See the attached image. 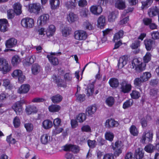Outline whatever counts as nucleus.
Segmentation results:
<instances>
[{
    "instance_id": "obj_1",
    "label": "nucleus",
    "mask_w": 159,
    "mask_h": 159,
    "mask_svg": "<svg viewBox=\"0 0 159 159\" xmlns=\"http://www.w3.org/2000/svg\"><path fill=\"white\" fill-rule=\"evenodd\" d=\"M140 58H135L131 62V67L135 68L136 71L138 72L142 71L145 69L146 64L142 62Z\"/></svg>"
},
{
    "instance_id": "obj_2",
    "label": "nucleus",
    "mask_w": 159,
    "mask_h": 159,
    "mask_svg": "<svg viewBox=\"0 0 159 159\" xmlns=\"http://www.w3.org/2000/svg\"><path fill=\"white\" fill-rule=\"evenodd\" d=\"M108 2V0H99L98 3L100 5L93 6L90 8L91 12L93 14L98 15H100L102 11V7L101 5H104Z\"/></svg>"
},
{
    "instance_id": "obj_3",
    "label": "nucleus",
    "mask_w": 159,
    "mask_h": 159,
    "mask_svg": "<svg viewBox=\"0 0 159 159\" xmlns=\"http://www.w3.org/2000/svg\"><path fill=\"white\" fill-rule=\"evenodd\" d=\"M11 69V66L8 61L3 57H0V71L3 74L9 72Z\"/></svg>"
},
{
    "instance_id": "obj_4",
    "label": "nucleus",
    "mask_w": 159,
    "mask_h": 159,
    "mask_svg": "<svg viewBox=\"0 0 159 159\" xmlns=\"http://www.w3.org/2000/svg\"><path fill=\"white\" fill-rule=\"evenodd\" d=\"M111 146L112 148L115 151L114 155L115 156H118L122 152V149L124 146L123 143L120 141H117L114 145L113 143H112Z\"/></svg>"
},
{
    "instance_id": "obj_5",
    "label": "nucleus",
    "mask_w": 159,
    "mask_h": 159,
    "mask_svg": "<svg viewBox=\"0 0 159 159\" xmlns=\"http://www.w3.org/2000/svg\"><path fill=\"white\" fill-rule=\"evenodd\" d=\"M21 25L24 27L31 28L34 26V20L32 18L26 17L22 19L21 21Z\"/></svg>"
},
{
    "instance_id": "obj_6",
    "label": "nucleus",
    "mask_w": 159,
    "mask_h": 159,
    "mask_svg": "<svg viewBox=\"0 0 159 159\" xmlns=\"http://www.w3.org/2000/svg\"><path fill=\"white\" fill-rule=\"evenodd\" d=\"M120 89L121 92L124 93H128L131 89V82L125 80H123L121 84Z\"/></svg>"
},
{
    "instance_id": "obj_7",
    "label": "nucleus",
    "mask_w": 159,
    "mask_h": 159,
    "mask_svg": "<svg viewBox=\"0 0 159 159\" xmlns=\"http://www.w3.org/2000/svg\"><path fill=\"white\" fill-rule=\"evenodd\" d=\"M11 75L14 78H18V82L20 83H23L25 79V76L23 75L21 70H14L11 74Z\"/></svg>"
},
{
    "instance_id": "obj_8",
    "label": "nucleus",
    "mask_w": 159,
    "mask_h": 159,
    "mask_svg": "<svg viewBox=\"0 0 159 159\" xmlns=\"http://www.w3.org/2000/svg\"><path fill=\"white\" fill-rule=\"evenodd\" d=\"M75 38L77 40H85L87 37V34L86 32L83 30L75 31L74 34Z\"/></svg>"
},
{
    "instance_id": "obj_9",
    "label": "nucleus",
    "mask_w": 159,
    "mask_h": 159,
    "mask_svg": "<svg viewBox=\"0 0 159 159\" xmlns=\"http://www.w3.org/2000/svg\"><path fill=\"white\" fill-rule=\"evenodd\" d=\"M153 134L152 132L145 131L143 133L140 142L143 143L151 142L152 140Z\"/></svg>"
},
{
    "instance_id": "obj_10",
    "label": "nucleus",
    "mask_w": 159,
    "mask_h": 159,
    "mask_svg": "<svg viewBox=\"0 0 159 159\" xmlns=\"http://www.w3.org/2000/svg\"><path fill=\"white\" fill-rule=\"evenodd\" d=\"M41 10V6L39 3L31 4L29 6V11L31 13L36 14L40 13Z\"/></svg>"
},
{
    "instance_id": "obj_11",
    "label": "nucleus",
    "mask_w": 159,
    "mask_h": 159,
    "mask_svg": "<svg viewBox=\"0 0 159 159\" xmlns=\"http://www.w3.org/2000/svg\"><path fill=\"white\" fill-rule=\"evenodd\" d=\"M49 18V16L48 14H43L38 18L37 20L38 23L40 25H44L48 23Z\"/></svg>"
},
{
    "instance_id": "obj_12",
    "label": "nucleus",
    "mask_w": 159,
    "mask_h": 159,
    "mask_svg": "<svg viewBox=\"0 0 159 159\" xmlns=\"http://www.w3.org/2000/svg\"><path fill=\"white\" fill-rule=\"evenodd\" d=\"M53 81L55 83L58 87H65L66 86V82L60 77L56 75H53L52 76Z\"/></svg>"
},
{
    "instance_id": "obj_13",
    "label": "nucleus",
    "mask_w": 159,
    "mask_h": 159,
    "mask_svg": "<svg viewBox=\"0 0 159 159\" xmlns=\"http://www.w3.org/2000/svg\"><path fill=\"white\" fill-rule=\"evenodd\" d=\"M61 148L64 151H71L75 153H77L79 151L78 146L71 144H66L62 146Z\"/></svg>"
},
{
    "instance_id": "obj_14",
    "label": "nucleus",
    "mask_w": 159,
    "mask_h": 159,
    "mask_svg": "<svg viewBox=\"0 0 159 159\" xmlns=\"http://www.w3.org/2000/svg\"><path fill=\"white\" fill-rule=\"evenodd\" d=\"M118 122L114 119L110 118L107 120L105 123V127L108 128L116 127L118 126Z\"/></svg>"
},
{
    "instance_id": "obj_15",
    "label": "nucleus",
    "mask_w": 159,
    "mask_h": 159,
    "mask_svg": "<svg viewBox=\"0 0 159 159\" xmlns=\"http://www.w3.org/2000/svg\"><path fill=\"white\" fill-rule=\"evenodd\" d=\"M128 61L127 56H123L120 57L119 60L118 66L119 68H121L126 64Z\"/></svg>"
},
{
    "instance_id": "obj_16",
    "label": "nucleus",
    "mask_w": 159,
    "mask_h": 159,
    "mask_svg": "<svg viewBox=\"0 0 159 159\" xmlns=\"http://www.w3.org/2000/svg\"><path fill=\"white\" fill-rule=\"evenodd\" d=\"M25 111L27 114L29 115L36 113L38 111V109L34 105H28L26 106Z\"/></svg>"
},
{
    "instance_id": "obj_17",
    "label": "nucleus",
    "mask_w": 159,
    "mask_h": 159,
    "mask_svg": "<svg viewBox=\"0 0 159 159\" xmlns=\"http://www.w3.org/2000/svg\"><path fill=\"white\" fill-rule=\"evenodd\" d=\"M7 20L5 19H0V31L2 32L6 31L7 29Z\"/></svg>"
},
{
    "instance_id": "obj_18",
    "label": "nucleus",
    "mask_w": 159,
    "mask_h": 159,
    "mask_svg": "<svg viewBox=\"0 0 159 159\" xmlns=\"http://www.w3.org/2000/svg\"><path fill=\"white\" fill-rule=\"evenodd\" d=\"M12 108L17 115L22 113V107L21 104L20 102H17L12 106Z\"/></svg>"
},
{
    "instance_id": "obj_19",
    "label": "nucleus",
    "mask_w": 159,
    "mask_h": 159,
    "mask_svg": "<svg viewBox=\"0 0 159 159\" xmlns=\"http://www.w3.org/2000/svg\"><path fill=\"white\" fill-rule=\"evenodd\" d=\"M56 29L55 26L51 25L48 26L46 30V34L48 37H50L52 36L56 31Z\"/></svg>"
},
{
    "instance_id": "obj_20",
    "label": "nucleus",
    "mask_w": 159,
    "mask_h": 159,
    "mask_svg": "<svg viewBox=\"0 0 159 159\" xmlns=\"http://www.w3.org/2000/svg\"><path fill=\"white\" fill-rule=\"evenodd\" d=\"M17 42V40L16 39L14 38H11L6 41L5 45L7 48H12L16 45Z\"/></svg>"
},
{
    "instance_id": "obj_21",
    "label": "nucleus",
    "mask_w": 159,
    "mask_h": 159,
    "mask_svg": "<svg viewBox=\"0 0 159 159\" xmlns=\"http://www.w3.org/2000/svg\"><path fill=\"white\" fill-rule=\"evenodd\" d=\"M13 7L15 13L17 15H20L22 13V6L19 2H16L13 5Z\"/></svg>"
},
{
    "instance_id": "obj_22",
    "label": "nucleus",
    "mask_w": 159,
    "mask_h": 159,
    "mask_svg": "<svg viewBox=\"0 0 159 159\" xmlns=\"http://www.w3.org/2000/svg\"><path fill=\"white\" fill-rule=\"evenodd\" d=\"M30 86L29 84H24L19 89L18 92L20 93H25L29 90Z\"/></svg>"
},
{
    "instance_id": "obj_23",
    "label": "nucleus",
    "mask_w": 159,
    "mask_h": 159,
    "mask_svg": "<svg viewBox=\"0 0 159 159\" xmlns=\"http://www.w3.org/2000/svg\"><path fill=\"white\" fill-rule=\"evenodd\" d=\"M67 20L70 23L74 22L77 20V16L72 12H70L67 16Z\"/></svg>"
},
{
    "instance_id": "obj_24",
    "label": "nucleus",
    "mask_w": 159,
    "mask_h": 159,
    "mask_svg": "<svg viewBox=\"0 0 159 159\" xmlns=\"http://www.w3.org/2000/svg\"><path fill=\"white\" fill-rule=\"evenodd\" d=\"M47 57L48 58L50 62L53 65L56 66L58 64V58L54 57L52 55L50 54H48L47 55Z\"/></svg>"
},
{
    "instance_id": "obj_25",
    "label": "nucleus",
    "mask_w": 159,
    "mask_h": 159,
    "mask_svg": "<svg viewBox=\"0 0 159 159\" xmlns=\"http://www.w3.org/2000/svg\"><path fill=\"white\" fill-rule=\"evenodd\" d=\"M108 83L110 86L113 88H117L119 84L118 80L115 78H111Z\"/></svg>"
},
{
    "instance_id": "obj_26",
    "label": "nucleus",
    "mask_w": 159,
    "mask_h": 159,
    "mask_svg": "<svg viewBox=\"0 0 159 159\" xmlns=\"http://www.w3.org/2000/svg\"><path fill=\"white\" fill-rule=\"evenodd\" d=\"M159 13V8L157 7H153L149 10L148 14L149 16L152 17L158 14Z\"/></svg>"
},
{
    "instance_id": "obj_27",
    "label": "nucleus",
    "mask_w": 159,
    "mask_h": 159,
    "mask_svg": "<svg viewBox=\"0 0 159 159\" xmlns=\"http://www.w3.org/2000/svg\"><path fill=\"white\" fill-rule=\"evenodd\" d=\"M146 48L147 51H150L152 48L154 41L152 40L146 39L144 41Z\"/></svg>"
},
{
    "instance_id": "obj_28",
    "label": "nucleus",
    "mask_w": 159,
    "mask_h": 159,
    "mask_svg": "<svg viewBox=\"0 0 159 159\" xmlns=\"http://www.w3.org/2000/svg\"><path fill=\"white\" fill-rule=\"evenodd\" d=\"M61 109V107L57 104H52L48 107L49 111L52 112H58Z\"/></svg>"
},
{
    "instance_id": "obj_29",
    "label": "nucleus",
    "mask_w": 159,
    "mask_h": 159,
    "mask_svg": "<svg viewBox=\"0 0 159 159\" xmlns=\"http://www.w3.org/2000/svg\"><path fill=\"white\" fill-rule=\"evenodd\" d=\"M51 8L52 9H56L59 6L60 2L59 0H50Z\"/></svg>"
},
{
    "instance_id": "obj_30",
    "label": "nucleus",
    "mask_w": 159,
    "mask_h": 159,
    "mask_svg": "<svg viewBox=\"0 0 159 159\" xmlns=\"http://www.w3.org/2000/svg\"><path fill=\"white\" fill-rule=\"evenodd\" d=\"M116 2L115 6L119 9H123L125 7V2L122 0H115Z\"/></svg>"
},
{
    "instance_id": "obj_31",
    "label": "nucleus",
    "mask_w": 159,
    "mask_h": 159,
    "mask_svg": "<svg viewBox=\"0 0 159 159\" xmlns=\"http://www.w3.org/2000/svg\"><path fill=\"white\" fill-rule=\"evenodd\" d=\"M52 125V121L48 119L45 120L42 123V126L45 129H48L51 128Z\"/></svg>"
},
{
    "instance_id": "obj_32",
    "label": "nucleus",
    "mask_w": 159,
    "mask_h": 159,
    "mask_svg": "<svg viewBox=\"0 0 159 159\" xmlns=\"http://www.w3.org/2000/svg\"><path fill=\"white\" fill-rule=\"evenodd\" d=\"M105 18L104 16H101L99 17L98 20V25L100 28H102L105 25Z\"/></svg>"
},
{
    "instance_id": "obj_33",
    "label": "nucleus",
    "mask_w": 159,
    "mask_h": 159,
    "mask_svg": "<svg viewBox=\"0 0 159 159\" xmlns=\"http://www.w3.org/2000/svg\"><path fill=\"white\" fill-rule=\"evenodd\" d=\"M118 14L117 11H114L110 13L108 16V20L110 22L114 21L117 18Z\"/></svg>"
},
{
    "instance_id": "obj_34",
    "label": "nucleus",
    "mask_w": 159,
    "mask_h": 159,
    "mask_svg": "<svg viewBox=\"0 0 159 159\" xmlns=\"http://www.w3.org/2000/svg\"><path fill=\"white\" fill-rule=\"evenodd\" d=\"M76 0H74L73 1L67 2L65 4V6L68 9H73L77 5Z\"/></svg>"
},
{
    "instance_id": "obj_35",
    "label": "nucleus",
    "mask_w": 159,
    "mask_h": 159,
    "mask_svg": "<svg viewBox=\"0 0 159 159\" xmlns=\"http://www.w3.org/2000/svg\"><path fill=\"white\" fill-rule=\"evenodd\" d=\"M97 110V107L95 105H92L86 109L87 112L89 116L94 114Z\"/></svg>"
},
{
    "instance_id": "obj_36",
    "label": "nucleus",
    "mask_w": 159,
    "mask_h": 159,
    "mask_svg": "<svg viewBox=\"0 0 159 159\" xmlns=\"http://www.w3.org/2000/svg\"><path fill=\"white\" fill-rule=\"evenodd\" d=\"M135 157L136 159H142L144 155L143 149L142 148H138L135 151Z\"/></svg>"
},
{
    "instance_id": "obj_37",
    "label": "nucleus",
    "mask_w": 159,
    "mask_h": 159,
    "mask_svg": "<svg viewBox=\"0 0 159 159\" xmlns=\"http://www.w3.org/2000/svg\"><path fill=\"white\" fill-rule=\"evenodd\" d=\"M51 98L53 103H57L61 101L62 97L61 95L57 94L52 97Z\"/></svg>"
},
{
    "instance_id": "obj_38",
    "label": "nucleus",
    "mask_w": 159,
    "mask_h": 159,
    "mask_svg": "<svg viewBox=\"0 0 159 159\" xmlns=\"http://www.w3.org/2000/svg\"><path fill=\"white\" fill-rule=\"evenodd\" d=\"M124 34V32L122 30L119 31L116 33L114 36L113 41L115 42L118 41L120 39L122 38Z\"/></svg>"
},
{
    "instance_id": "obj_39",
    "label": "nucleus",
    "mask_w": 159,
    "mask_h": 159,
    "mask_svg": "<svg viewBox=\"0 0 159 159\" xmlns=\"http://www.w3.org/2000/svg\"><path fill=\"white\" fill-rule=\"evenodd\" d=\"M21 61L19 56L15 55L13 57L11 60V64L13 66H16Z\"/></svg>"
},
{
    "instance_id": "obj_40",
    "label": "nucleus",
    "mask_w": 159,
    "mask_h": 159,
    "mask_svg": "<svg viewBox=\"0 0 159 159\" xmlns=\"http://www.w3.org/2000/svg\"><path fill=\"white\" fill-rule=\"evenodd\" d=\"M151 74L149 72H144L141 75L140 77L142 80V81L145 82L148 80L151 77Z\"/></svg>"
},
{
    "instance_id": "obj_41",
    "label": "nucleus",
    "mask_w": 159,
    "mask_h": 159,
    "mask_svg": "<svg viewBox=\"0 0 159 159\" xmlns=\"http://www.w3.org/2000/svg\"><path fill=\"white\" fill-rule=\"evenodd\" d=\"M153 1V0H147L145 1L142 2V9H144L147 8L148 7L150 6L151 4L152 3Z\"/></svg>"
},
{
    "instance_id": "obj_42",
    "label": "nucleus",
    "mask_w": 159,
    "mask_h": 159,
    "mask_svg": "<svg viewBox=\"0 0 159 159\" xmlns=\"http://www.w3.org/2000/svg\"><path fill=\"white\" fill-rule=\"evenodd\" d=\"M50 137L47 134H44L41 137V141L42 143L47 144L50 140Z\"/></svg>"
},
{
    "instance_id": "obj_43",
    "label": "nucleus",
    "mask_w": 159,
    "mask_h": 159,
    "mask_svg": "<svg viewBox=\"0 0 159 159\" xmlns=\"http://www.w3.org/2000/svg\"><path fill=\"white\" fill-rule=\"evenodd\" d=\"M130 134L134 136H137L139 134V131L136 127L133 125H132L129 128Z\"/></svg>"
},
{
    "instance_id": "obj_44",
    "label": "nucleus",
    "mask_w": 159,
    "mask_h": 159,
    "mask_svg": "<svg viewBox=\"0 0 159 159\" xmlns=\"http://www.w3.org/2000/svg\"><path fill=\"white\" fill-rule=\"evenodd\" d=\"M105 139L110 142L113 141L114 138V134L110 131L106 132L105 134Z\"/></svg>"
},
{
    "instance_id": "obj_45",
    "label": "nucleus",
    "mask_w": 159,
    "mask_h": 159,
    "mask_svg": "<svg viewBox=\"0 0 159 159\" xmlns=\"http://www.w3.org/2000/svg\"><path fill=\"white\" fill-rule=\"evenodd\" d=\"M3 85L6 89H11L13 87V85L11 83L10 80L8 79L3 80Z\"/></svg>"
},
{
    "instance_id": "obj_46",
    "label": "nucleus",
    "mask_w": 159,
    "mask_h": 159,
    "mask_svg": "<svg viewBox=\"0 0 159 159\" xmlns=\"http://www.w3.org/2000/svg\"><path fill=\"white\" fill-rule=\"evenodd\" d=\"M86 118V115L84 113H80L76 116L77 121L80 123L82 122L85 121Z\"/></svg>"
},
{
    "instance_id": "obj_47",
    "label": "nucleus",
    "mask_w": 159,
    "mask_h": 159,
    "mask_svg": "<svg viewBox=\"0 0 159 159\" xmlns=\"http://www.w3.org/2000/svg\"><path fill=\"white\" fill-rule=\"evenodd\" d=\"M86 92L88 96H89L93 93L94 91V86L92 84L89 85L87 89H86Z\"/></svg>"
},
{
    "instance_id": "obj_48",
    "label": "nucleus",
    "mask_w": 159,
    "mask_h": 159,
    "mask_svg": "<svg viewBox=\"0 0 159 159\" xmlns=\"http://www.w3.org/2000/svg\"><path fill=\"white\" fill-rule=\"evenodd\" d=\"M40 66L37 64H35L32 66L31 70L32 73L34 75L37 74L40 70Z\"/></svg>"
},
{
    "instance_id": "obj_49",
    "label": "nucleus",
    "mask_w": 159,
    "mask_h": 159,
    "mask_svg": "<svg viewBox=\"0 0 159 159\" xmlns=\"http://www.w3.org/2000/svg\"><path fill=\"white\" fill-rule=\"evenodd\" d=\"M155 149V146L150 144L146 145L144 148V150L146 152L148 153H151L153 152Z\"/></svg>"
},
{
    "instance_id": "obj_50",
    "label": "nucleus",
    "mask_w": 159,
    "mask_h": 159,
    "mask_svg": "<svg viewBox=\"0 0 159 159\" xmlns=\"http://www.w3.org/2000/svg\"><path fill=\"white\" fill-rule=\"evenodd\" d=\"M115 100L113 97H109L106 100V104L109 107H111L114 103Z\"/></svg>"
},
{
    "instance_id": "obj_51",
    "label": "nucleus",
    "mask_w": 159,
    "mask_h": 159,
    "mask_svg": "<svg viewBox=\"0 0 159 159\" xmlns=\"http://www.w3.org/2000/svg\"><path fill=\"white\" fill-rule=\"evenodd\" d=\"M133 103V101L132 99H129L126 101L123 104V108L126 109L131 106Z\"/></svg>"
},
{
    "instance_id": "obj_52",
    "label": "nucleus",
    "mask_w": 159,
    "mask_h": 159,
    "mask_svg": "<svg viewBox=\"0 0 159 159\" xmlns=\"http://www.w3.org/2000/svg\"><path fill=\"white\" fill-rule=\"evenodd\" d=\"M130 95L131 98L134 99H138L140 96V93L136 90H133Z\"/></svg>"
},
{
    "instance_id": "obj_53",
    "label": "nucleus",
    "mask_w": 159,
    "mask_h": 159,
    "mask_svg": "<svg viewBox=\"0 0 159 159\" xmlns=\"http://www.w3.org/2000/svg\"><path fill=\"white\" fill-rule=\"evenodd\" d=\"M70 30L69 27H64L62 30V35L64 37H67L70 34Z\"/></svg>"
},
{
    "instance_id": "obj_54",
    "label": "nucleus",
    "mask_w": 159,
    "mask_h": 159,
    "mask_svg": "<svg viewBox=\"0 0 159 159\" xmlns=\"http://www.w3.org/2000/svg\"><path fill=\"white\" fill-rule=\"evenodd\" d=\"M24 126L28 132H31L33 129V125L31 123H26L25 124Z\"/></svg>"
},
{
    "instance_id": "obj_55",
    "label": "nucleus",
    "mask_w": 159,
    "mask_h": 159,
    "mask_svg": "<svg viewBox=\"0 0 159 159\" xmlns=\"http://www.w3.org/2000/svg\"><path fill=\"white\" fill-rule=\"evenodd\" d=\"M35 60L36 57L34 55L31 56H29L27 57L25 59L27 63L31 64L33 63Z\"/></svg>"
},
{
    "instance_id": "obj_56",
    "label": "nucleus",
    "mask_w": 159,
    "mask_h": 159,
    "mask_svg": "<svg viewBox=\"0 0 159 159\" xmlns=\"http://www.w3.org/2000/svg\"><path fill=\"white\" fill-rule=\"evenodd\" d=\"M151 57V54L149 52H147L143 58L144 63H148L150 60Z\"/></svg>"
},
{
    "instance_id": "obj_57",
    "label": "nucleus",
    "mask_w": 159,
    "mask_h": 159,
    "mask_svg": "<svg viewBox=\"0 0 159 159\" xmlns=\"http://www.w3.org/2000/svg\"><path fill=\"white\" fill-rule=\"evenodd\" d=\"M140 41L138 39H137L132 43L131 45V47L133 49H137L140 46Z\"/></svg>"
},
{
    "instance_id": "obj_58",
    "label": "nucleus",
    "mask_w": 159,
    "mask_h": 159,
    "mask_svg": "<svg viewBox=\"0 0 159 159\" xmlns=\"http://www.w3.org/2000/svg\"><path fill=\"white\" fill-rule=\"evenodd\" d=\"M13 123L15 128L18 127L20 124V121L19 118L17 117H16L13 120Z\"/></svg>"
},
{
    "instance_id": "obj_59",
    "label": "nucleus",
    "mask_w": 159,
    "mask_h": 159,
    "mask_svg": "<svg viewBox=\"0 0 159 159\" xmlns=\"http://www.w3.org/2000/svg\"><path fill=\"white\" fill-rule=\"evenodd\" d=\"M64 78L66 81H70L72 79V75L70 73H66L64 75Z\"/></svg>"
},
{
    "instance_id": "obj_60",
    "label": "nucleus",
    "mask_w": 159,
    "mask_h": 159,
    "mask_svg": "<svg viewBox=\"0 0 159 159\" xmlns=\"http://www.w3.org/2000/svg\"><path fill=\"white\" fill-rule=\"evenodd\" d=\"M143 82V81H142L140 77V78H136L134 80V84L136 86L139 87L141 85V83Z\"/></svg>"
},
{
    "instance_id": "obj_61",
    "label": "nucleus",
    "mask_w": 159,
    "mask_h": 159,
    "mask_svg": "<svg viewBox=\"0 0 159 159\" xmlns=\"http://www.w3.org/2000/svg\"><path fill=\"white\" fill-rule=\"evenodd\" d=\"M63 130V129L62 128L57 126L56 127L55 129L53 130L52 133L53 135H56L62 132Z\"/></svg>"
},
{
    "instance_id": "obj_62",
    "label": "nucleus",
    "mask_w": 159,
    "mask_h": 159,
    "mask_svg": "<svg viewBox=\"0 0 159 159\" xmlns=\"http://www.w3.org/2000/svg\"><path fill=\"white\" fill-rule=\"evenodd\" d=\"M152 38L154 39H159V32L158 31H153L151 33Z\"/></svg>"
},
{
    "instance_id": "obj_63",
    "label": "nucleus",
    "mask_w": 159,
    "mask_h": 159,
    "mask_svg": "<svg viewBox=\"0 0 159 159\" xmlns=\"http://www.w3.org/2000/svg\"><path fill=\"white\" fill-rule=\"evenodd\" d=\"M87 142L88 145L90 148H93L95 147L96 144V141L95 140H89Z\"/></svg>"
},
{
    "instance_id": "obj_64",
    "label": "nucleus",
    "mask_w": 159,
    "mask_h": 159,
    "mask_svg": "<svg viewBox=\"0 0 159 159\" xmlns=\"http://www.w3.org/2000/svg\"><path fill=\"white\" fill-rule=\"evenodd\" d=\"M125 159H134L133 153L131 152L127 153L125 155Z\"/></svg>"
}]
</instances>
